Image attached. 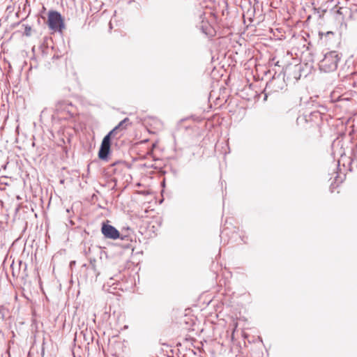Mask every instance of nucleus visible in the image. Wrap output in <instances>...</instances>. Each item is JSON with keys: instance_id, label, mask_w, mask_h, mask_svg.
Segmentation results:
<instances>
[{"instance_id": "20e7f679", "label": "nucleus", "mask_w": 357, "mask_h": 357, "mask_svg": "<svg viewBox=\"0 0 357 357\" xmlns=\"http://www.w3.org/2000/svg\"><path fill=\"white\" fill-rule=\"evenodd\" d=\"M118 128L115 126L110 130L102 139L100 147L98 151V158L103 161H108L111 152V141L116 137Z\"/></svg>"}, {"instance_id": "6ab92c4d", "label": "nucleus", "mask_w": 357, "mask_h": 357, "mask_svg": "<svg viewBox=\"0 0 357 357\" xmlns=\"http://www.w3.org/2000/svg\"><path fill=\"white\" fill-rule=\"evenodd\" d=\"M340 154L341 157H342V155H343L344 153H342V152H341V153H340Z\"/></svg>"}, {"instance_id": "6e6552de", "label": "nucleus", "mask_w": 357, "mask_h": 357, "mask_svg": "<svg viewBox=\"0 0 357 357\" xmlns=\"http://www.w3.org/2000/svg\"><path fill=\"white\" fill-rule=\"evenodd\" d=\"M47 24L49 28L53 31H61L64 28V22L60 13L50 10L48 13Z\"/></svg>"}, {"instance_id": "1a4fd4ad", "label": "nucleus", "mask_w": 357, "mask_h": 357, "mask_svg": "<svg viewBox=\"0 0 357 357\" xmlns=\"http://www.w3.org/2000/svg\"><path fill=\"white\" fill-rule=\"evenodd\" d=\"M96 259H90L89 264H84L81 268V272L85 273L84 278L86 280L90 279L91 280L96 279L100 273L98 271L96 266Z\"/></svg>"}, {"instance_id": "ddd939ff", "label": "nucleus", "mask_w": 357, "mask_h": 357, "mask_svg": "<svg viewBox=\"0 0 357 357\" xmlns=\"http://www.w3.org/2000/svg\"><path fill=\"white\" fill-rule=\"evenodd\" d=\"M31 26H29L26 25V26H25V30H24V33H25V35H26V36H30V34H31Z\"/></svg>"}, {"instance_id": "412c9836", "label": "nucleus", "mask_w": 357, "mask_h": 357, "mask_svg": "<svg viewBox=\"0 0 357 357\" xmlns=\"http://www.w3.org/2000/svg\"><path fill=\"white\" fill-rule=\"evenodd\" d=\"M74 263L75 261H70V264H72V265H74Z\"/></svg>"}, {"instance_id": "4be33fe9", "label": "nucleus", "mask_w": 357, "mask_h": 357, "mask_svg": "<svg viewBox=\"0 0 357 357\" xmlns=\"http://www.w3.org/2000/svg\"><path fill=\"white\" fill-rule=\"evenodd\" d=\"M316 112H312L311 114L314 115Z\"/></svg>"}, {"instance_id": "9b49d317", "label": "nucleus", "mask_w": 357, "mask_h": 357, "mask_svg": "<svg viewBox=\"0 0 357 357\" xmlns=\"http://www.w3.org/2000/svg\"><path fill=\"white\" fill-rule=\"evenodd\" d=\"M127 121H129V119L128 118H125L123 120H122L116 127L119 129L121 128H124V124L126 123V122Z\"/></svg>"}, {"instance_id": "7ed1b4c3", "label": "nucleus", "mask_w": 357, "mask_h": 357, "mask_svg": "<svg viewBox=\"0 0 357 357\" xmlns=\"http://www.w3.org/2000/svg\"><path fill=\"white\" fill-rule=\"evenodd\" d=\"M101 232L103 234V236L107 238H110L113 240L121 238V240L126 241V243L122 245L123 248L126 249H129L132 248V240L130 239V237L128 235H121L119 230L116 229L114 226L105 222H102L101 227Z\"/></svg>"}, {"instance_id": "423d86ee", "label": "nucleus", "mask_w": 357, "mask_h": 357, "mask_svg": "<svg viewBox=\"0 0 357 357\" xmlns=\"http://www.w3.org/2000/svg\"><path fill=\"white\" fill-rule=\"evenodd\" d=\"M307 68V64L303 63L289 65L287 66L283 74L287 75V79H294L296 82L300 79L302 76L306 77L307 75L308 72L305 70Z\"/></svg>"}, {"instance_id": "39448f33", "label": "nucleus", "mask_w": 357, "mask_h": 357, "mask_svg": "<svg viewBox=\"0 0 357 357\" xmlns=\"http://www.w3.org/2000/svg\"><path fill=\"white\" fill-rule=\"evenodd\" d=\"M284 77L285 75L282 73L278 74L275 73L274 74L272 79L266 83L264 89V91L266 92L265 98H266L268 93L278 92L284 89L286 86Z\"/></svg>"}, {"instance_id": "dca6fc26", "label": "nucleus", "mask_w": 357, "mask_h": 357, "mask_svg": "<svg viewBox=\"0 0 357 357\" xmlns=\"http://www.w3.org/2000/svg\"><path fill=\"white\" fill-rule=\"evenodd\" d=\"M329 35H334L333 32L332 31H327L326 33H325V36H329Z\"/></svg>"}, {"instance_id": "4468645a", "label": "nucleus", "mask_w": 357, "mask_h": 357, "mask_svg": "<svg viewBox=\"0 0 357 357\" xmlns=\"http://www.w3.org/2000/svg\"><path fill=\"white\" fill-rule=\"evenodd\" d=\"M121 279V277L120 275H114V277H111L109 278L110 280H116V281L119 280Z\"/></svg>"}, {"instance_id": "f8f14e48", "label": "nucleus", "mask_w": 357, "mask_h": 357, "mask_svg": "<svg viewBox=\"0 0 357 357\" xmlns=\"http://www.w3.org/2000/svg\"><path fill=\"white\" fill-rule=\"evenodd\" d=\"M205 15H206V13L204 12L199 11V19L200 23H202V20H204V21H207L206 20Z\"/></svg>"}, {"instance_id": "9d476101", "label": "nucleus", "mask_w": 357, "mask_h": 357, "mask_svg": "<svg viewBox=\"0 0 357 357\" xmlns=\"http://www.w3.org/2000/svg\"><path fill=\"white\" fill-rule=\"evenodd\" d=\"M199 29L206 36L211 34V26L208 21H204V20H202V23L199 25Z\"/></svg>"}, {"instance_id": "aec40b11", "label": "nucleus", "mask_w": 357, "mask_h": 357, "mask_svg": "<svg viewBox=\"0 0 357 357\" xmlns=\"http://www.w3.org/2000/svg\"><path fill=\"white\" fill-rule=\"evenodd\" d=\"M74 263L75 261H70V264H72V265H74Z\"/></svg>"}, {"instance_id": "f3484780", "label": "nucleus", "mask_w": 357, "mask_h": 357, "mask_svg": "<svg viewBox=\"0 0 357 357\" xmlns=\"http://www.w3.org/2000/svg\"><path fill=\"white\" fill-rule=\"evenodd\" d=\"M274 65L279 66V61H278L275 62Z\"/></svg>"}, {"instance_id": "0eeeda50", "label": "nucleus", "mask_w": 357, "mask_h": 357, "mask_svg": "<svg viewBox=\"0 0 357 357\" xmlns=\"http://www.w3.org/2000/svg\"><path fill=\"white\" fill-rule=\"evenodd\" d=\"M225 236L229 237L228 242L237 243L240 240L243 243H246L243 231L235 227H225L221 231L220 237L223 238Z\"/></svg>"}, {"instance_id": "a211bd4d", "label": "nucleus", "mask_w": 357, "mask_h": 357, "mask_svg": "<svg viewBox=\"0 0 357 357\" xmlns=\"http://www.w3.org/2000/svg\"><path fill=\"white\" fill-rule=\"evenodd\" d=\"M119 162H117V163H119ZM121 162L126 165V162ZM116 164V162L113 163V165H115Z\"/></svg>"}, {"instance_id": "f257e3e1", "label": "nucleus", "mask_w": 357, "mask_h": 357, "mask_svg": "<svg viewBox=\"0 0 357 357\" xmlns=\"http://www.w3.org/2000/svg\"><path fill=\"white\" fill-rule=\"evenodd\" d=\"M77 113L76 107L68 100L60 99L55 103L53 119L59 121H69Z\"/></svg>"}, {"instance_id": "2eb2a0df", "label": "nucleus", "mask_w": 357, "mask_h": 357, "mask_svg": "<svg viewBox=\"0 0 357 357\" xmlns=\"http://www.w3.org/2000/svg\"><path fill=\"white\" fill-rule=\"evenodd\" d=\"M326 111V107L324 106L321 107V110L319 112V113H321Z\"/></svg>"}, {"instance_id": "5701e85b", "label": "nucleus", "mask_w": 357, "mask_h": 357, "mask_svg": "<svg viewBox=\"0 0 357 357\" xmlns=\"http://www.w3.org/2000/svg\"><path fill=\"white\" fill-rule=\"evenodd\" d=\"M356 158H357V155H356Z\"/></svg>"}, {"instance_id": "f03ea898", "label": "nucleus", "mask_w": 357, "mask_h": 357, "mask_svg": "<svg viewBox=\"0 0 357 357\" xmlns=\"http://www.w3.org/2000/svg\"><path fill=\"white\" fill-rule=\"evenodd\" d=\"M341 54L336 51H330L324 54V58L319 62V69L324 73L335 71L341 59Z\"/></svg>"}]
</instances>
